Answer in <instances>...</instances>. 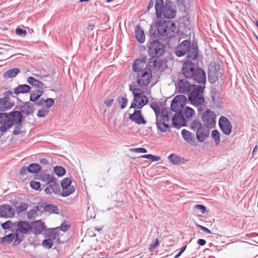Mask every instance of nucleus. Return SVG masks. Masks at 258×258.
Wrapping results in <instances>:
<instances>
[{
  "label": "nucleus",
  "instance_id": "nucleus-41",
  "mask_svg": "<svg viewBox=\"0 0 258 258\" xmlns=\"http://www.w3.org/2000/svg\"><path fill=\"white\" fill-rule=\"evenodd\" d=\"M54 173L59 177H61L65 174L66 170L61 166H56L53 168Z\"/></svg>",
  "mask_w": 258,
  "mask_h": 258
},
{
  "label": "nucleus",
  "instance_id": "nucleus-8",
  "mask_svg": "<svg viewBox=\"0 0 258 258\" xmlns=\"http://www.w3.org/2000/svg\"><path fill=\"white\" fill-rule=\"evenodd\" d=\"M18 228L16 232V239L14 241L15 245H18L23 239V235L19 234H26L31 230V226L26 221H20L18 223Z\"/></svg>",
  "mask_w": 258,
  "mask_h": 258
},
{
  "label": "nucleus",
  "instance_id": "nucleus-48",
  "mask_svg": "<svg viewBox=\"0 0 258 258\" xmlns=\"http://www.w3.org/2000/svg\"><path fill=\"white\" fill-rule=\"evenodd\" d=\"M142 158L150 159L152 162H157L161 159V158L158 156H154L151 154H147L141 156Z\"/></svg>",
  "mask_w": 258,
  "mask_h": 258
},
{
  "label": "nucleus",
  "instance_id": "nucleus-15",
  "mask_svg": "<svg viewBox=\"0 0 258 258\" xmlns=\"http://www.w3.org/2000/svg\"><path fill=\"white\" fill-rule=\"evenodd\" d=\"M219 125L222 132L226 135H229L231 132L232 126L231 122L225 116L220 117Z\"/></svg>",
  "mask_w": 258,
  "mask_h": 258
},
{
  "label": "nucleus",
  "instance_id": "nucleus-51",
  "mask_svg": "<svg viewBox=\"0 0 258 258\" xmlns=\"http://www.w3.org/2000/svg\"><path fill=\"white\" fill-rule=\"evenodd\" d=\"M48 109H42L38 111L37 116L39 117H44L48 114Z\"/></svg>",
  "mask_w": 258,
  "mask_h": 258
},
{
  "label": "nucleus",
  "instance_id": "nucleus-19",
  "mask_svg": "<svg viewBox=\"0 0 258 258\" xmlns=\"http://www.w3.org/2000/svg\"><path fill=\"white\" fill-rule=\"evenodd\" d=\"M185 124V120L182 113L176 112L172 118V125L179 128Z\"/></svg>",
  "mask_w": 258,
  "mask_h": 258
},
{
  "label": "nucleus",
  "instance_id": "nucleus-10",
  "mask_svg": "<svg viewBox=\"0 0 258 258\" xmlns=\"http://www.w3.org/2000/svg\"><path fill=\"white\" fill-rule=\"evenodd\" d=\"M186 98L183 95H177L174 97L171 104V110L176 112L182 113L185 107Z\"/></svg>",
  "mask_w": 258,
  "mask_h": 258
},
{
  "label": "nucleus",
  "instance_id": "nucleus-45",
  "mask_svg": "<svg viewBox=\"0 0 258 258\" xmlns=\"http://www.w3.org/2000/svg\"><path fill=\"white\" fill-rule=\"evenodd\" d=\"M58 230L59 227L50 229L48 233V236L51 237L52 239H55L58 235Z\"/></svg>",
  "mask_w": 258,
  "mask_h": 258
},
{
  "label": "nucleus",
  "instance_id": "nucleus-1",
  "mask_svg": "<svg viewBox=\"0 0 258 258\" xmlns=\"http://www.w3.org/2000/svg\"><path fill=\"white\" fill-rule=\"evenodd\" d=\"M181 72L185 78L192 79L199 84H205L206 79L205 72L191 61L184 62L182 64Z\"/></svg>",
  "mask_w": 258,
  "mask_h": 258
},
{
  "label": "nucleus",
  "instance_id": "nucleus-47",
  "mask_svg": "<svg viewBox=\"0 0 258 258\" xmlns=\"http://www.w3.org/2000/svg\"><path fill=\"white\" fill-rule=\"evenodd\" d=\"M28 207V205L26 203H22L16 207V212L18 214H20L26 211Z\"/></svg>",
  "mask_w": 258,
  "mask_h": 258
},
{
  "label": "nucleus",
  "instance_id": "nucleus-58",
  "mask_svg": "<svg viewBox=\"0 0 258 258\" xmlns=\"http://www.w3.org/2000/svg\"><path fill=\"white\" fill-rule=\"evenodd\" d=\"M130 90L132 92L134 96H135V93H139V92H137V90H140V89L136 87V85H130Z\"/></svg>",
  "mask_w": 258,
  "mask_h": 258
},
{
  "label": "nucleus",
  "instance_id": "nucleus-27",
  "mask_svg": "<svg viewBox=\"0 0 258 258\" xmlns=\"http://www.w3.org/2000/svg\"><path fill=\"white\" fill-rule=\"evenodd\" d=\"M27 81L29 84L36 87L38 89L43 90L47 87L44 83L35 79L32 77H28Z\"/></svg>",
  "mask_w": 258,
  "mask_h": 258
},
{
  "label": "nucleus",
  "instance_id": "nucleus-59",
  "mask_svg": "<svg viewBox=\"0 0 258 258\" xmlns=\"http://www.w3.org/2000/svg\"><path fill=\"white\" fill-rule=\"evenodd\" d=\"M196 226L198 228H200L201 230H203L206 233L210 234L211 233V231L208 229L207 228L204 227L202 225H200L199 224H196Z\"/></svg>",
  "mask_w": 258,
  "mask_h": 258
},
{
  "label": "nucleus",
  "instance_id": "nucleus-4",
  "mask_svg": "<svg viewBox=\"0 0 258 258\" xmlns=\"http://www.w3.org/2000/svg\"><path fill=\"white\" fill-rule=\"evenodd\" d=\"M205 85H197L188 94V100L191 104L196 106H200L203 104L205 99L203 96Z\"/></svg>",
  "mask_w": 258,
  "mask_h": 258
},
{
  "label": "nucleus",
  "instance_id": "nucleus-49",
  "mask_svg": "<svg viewBox=\"0 0 258 258\" xmlns=\"http://www.w3.org/2000/svg\"><path fill=\"white\" fill-rule=\"evenodd\" d=\"M42 245L44 247L49 249L51 248L53 245V241L50 238L46 239L43 241Z\"/></svg>",
  "mask_w": 258,
  "mask_h": 258
},
{
  "label": "nucleus",
  "instance_id": "nucleus-24",
  "mask_svg": "<svg viewBox=\"0 0 258 258\" xmlns=\"http://www.w3.org/2000/svg\"><path fill=\"white\" fill-rule=\"evenodd\" d=\"M14 105L10 101L9 98L5 97L0 99V111H4L11 108Z\"/></svg>",
  "mask_w": 258,
  "mask_h": 258
},
{
  "label": "nucleus",
  "instance_id": "nucleus-39",
  "mask_svg": "<svg viewBox=\"0 0 258 258\" xmlns=\"http://www.w3.org/2000/svg\"><path fill=\"white\" fill-rule=\"evenodd\" d=\"M28 167L29 169L28 171L31 173H37L42 169L39 164L37 163H32Z\"/></svg>",
  "mask_w": 258,
  "mask_h": 258
},
{
  "label": "nucleus",
  "instance_id": "nucleus-32",
  "mask_svg": "<svg viewBox=\"0 0 258 258\" xmlns=\"http://www.w3.org/2000/svg\"><path fill=\"white\" fill-rule=\"evenodd\" d=\"M30 87L28 85H20L14 89V93L15 94H24L28 93L30 90Z\"/></svg>",
  "mask_w": 258,
  "mask_h": 258
},
{
  "label": "nucleus",
  "instance_id": "nucleus-62",
  "mask_svg": "<svg viewBox=\"0 0 258 258\" xmlns=\"http://www.w3.org/2000/svg\"><path fill=\"white\" fill-rule=\"evenodd\" d=\"M156 30H154L151 27L149 31V34L151 37H152L153 38H155L156 37Z\"/></svg>",
  "mask_w": 258,
  "mask_h": 258
},
{
  "label": "nucleus",
  "instance_id": "nucleus-3",
  "mask_svg": "<svg viewBox=\"0 0 258 258\" xmlns=\"http://www.w3.org/2000/svg\"><path fill=\"white\" fill-rule=\"evenodd\" d=\"M155 8L157 18H165L170 19L173 18L176 14V10L172 7L170 1H166L164 4L163 0H155Z\"/></svg>",
  "mask_w": 258,
  "mask_h": 258
},
{
  "label": "nucleus",
  "instance_id": "nucleus-16",
  "mask_svg": "<svg viewBox=\"0 0 258 258\" xmlns=\"http://www.w3.org/2000/svg\"><path fill=\"white\" fill-rule=\"evenodd\" d=\"M190 46V42L188 40H184L178 45L175 50V53L178 57H181L186 54Z\"/></svg>",
  "mask_w": 258,
  "mask_h": 258
},
{
  "label": "nucleus",
  "instance_id": "nucleus-56",
  "mask_svg": "<svg viewBox=\"0 0 258 258\" xmlns=\"http://www.w3.org/2000/svg\"><path fill=\"white\" fill-rule=\"evenodd\" d=\"M195 208L200 210L201 211V213L203 214L206 213L207 212L206 207L202 205H196L195 206Z\"/></svg>",
  "mask_w": 258,
  "mask_h": 258
},
{
  "label": "nucleus",
  "instance_id": "nucleus-43",
  "mask_svg": "<svg viewBox=\"0 0 258 258\" xmlns=\"http://www.w3.org/2000/svg\"><path fill=\"white\" fill-rule=\"evenodd\" d=\"M211 136L216 145H219L220 142V133L217 130H215L212 131Z\"/></svg>",
  "mask_w": 258,
  "mask_h": 258
},
{
  "label": "nucleus",
  "instance_id": "nucleus-38",
  "mask_svg": "<svg viewBox=\"0 0 258 258\" xmlns=\"http://www.w3.org/2000/svg\"><path fill=\"white\" fill-rule=\"evenodd\" d=\"M194 113V110L188 106H185L184 108H183V110L182 111V114H183V117H185L186 118H191Z\"/></svg>",
  "mask_w": 258,
  "mask_h": 258
},
{
  "label": "nucleus",
  "instance_id": "nucleus-50",
  "mask_svg": "<svg viewBox=\"0 0 258 258\" xmlns=\"http://www.w3.org/2000/svg\"><path fill=\"white\" fill-rule=\"evenodd\" d=\"M203 126V125L197 120H194L191 124V128L192 130L200 128Z\"/></svg>",
  "mask_w": 258,
  "mask_h": 258
},
{
  "label": "nucleus",
  "instance_id": "nucleus-37",
  "mask_svg": "<svg viewBox=\"0 0 258 258\" xmlns=\"http://www.w3.org/2000/svg\"><path fill=\"white\" fill-rule=\"evenodd\" d=\"M187 58L189 59L195 60L198 56V50L197 48L189 47V50L187 51Z\"/></svg>",
  "mask_w": 258,
  "mask_h": 258
},
{
  "label": "nucleus",
  "instance_id": "nucleus-2",
  "mask_svg": "<svg viewBox=\"0 0 258 258\" xmlns=\"http://www.w3.org/2000/svg\"><path fill=\"white\" fill-rule=\"evenodd\" d=\"M151 107L154 111L156 116V125L158 130L161 132H165L169 130L170 126L168 123L170 117L168 109L165 108L161 110L160 108L156 103L151 105Z\"/></svg>",
  "mask_w": 258,
  "mask_h": 258
},
{
  "label": "nucleus",
  "instance_id": "nucleus-54",
  "mask_svg": "<svg viewBox=\"0 0 258 258\" xmlns=\"http://www.w3.org/2000/svg\"><path fill=\"white\" fill-rule=\"evenodd\" d=\"M2 227L4 229H9L13 227V223L11 221H8L2 224Z\"/></svg>",
  "mask_w": 258,
  "mask_h": 258
},
{
  "label": "nucleus",
  "instance_id": "nucleus-34",
  "mask_svg": "<svg viewBox=\"0 0 258 258\" xmlns=\"http://www.w3.org/2000/svg\"><path fill=\"white\" fill-rule=\"evenodd\" d=\"M44 90L35 89L34 90L30 97V100L32 102L36 101L43 94Z\"/></svg>",
  "mask_w": 258,
  "mask_h": 258
},
{
  "label": "nucleus",
  "instance_id": "nucleus-29",
  "mask_svg": "<svg viewBox=\"0 0 258 258\" xmlns=\"http://www.w3.org/2000/svg\"><path fill=\"white\" fill-rule=\"evenodd\" d=\"M158 58H153L151 56L147 64V68L151 70V68L155 70H159L161 67V63L157 60Z\"/></svg>",
  "mask_w": 258,
  "mask_h": 258
},
{
  "label": "nucleus",
  "instance_id": "nucleus-17",
  "mask_svg": "<svg viewBox=\"0 0 258 258\" xmlns=\"http://www.w3.org/2000/svg\"><path fill=\"white\" fill-rule=\"evenodd\" d=\"M16 116L13 119L12 122L13 125H15L14 130L13 131V134L14 135H18L21 133V127L22 126V121L23 119V115L19 112L16 113Z\"/></svg>",
  "mask_w": 258,
  "mask_h": 258
},
{
  "label": "nucleus",
  "instance_id": "nucleus-31",
  "mask_svg": "<svg viewBox=\"0 0 258 258\" xmlns=\"http://www.w3.org/2000/svg\"><path fill=\"white\" fill-rule=\"evenodd\" d=\"M32 227L35 231V232L38 234L41 233L43 231L45 230L46 227L40 220L36 221L32 223Z\"/></svg>",
  "mask_w": 258,
  "mask_h": 258
},
{
  "label": "nucleus",
  "instance_id": "nucleus-14",
  "mask_svg": "<svg viewBox=\"0 0 258 258\" xmlns=\"http://www.w3.org/2000/svg\"><path fill=\"white\" fill-rule=\"evenodd\" d=\"M202 120L207 128H212L215 125L216 115L213 111L207 110L202 114Z\"/></svg>",
  "mask_w": 258,
  "mask_h": 258
},
{
  "label": "nucleus",
  "instance_id": "nucleus-12",
  "mask_svg": "<svg viewBox=\"0 0 258 258\" xmlns=\"http://www.w3.org/2000/svg\"><path fill=\"white\" fill-rule=\"evenodd\" d=\"M196 86L184 79H179L176 84V89L178 93L189 94Z\"/></svg>",
  "mask_w": 258,
  "mask_h": 258
},
{
  "label": "nucleus",
  "instance_id": "nucleus-60",
  "mask_svg": "<svg viewBox=\"0 0 258 258\" xmlns=\"http://www.w3.org/2000/svg\"><path fill=\"white\" fill-rule=\"evenodd\" d=\"M28 167H25V166H24L23 167L21 170H20V175H26L28 172H29L28 171Z\"/></svg>",
  "mask_w": 258,
  "mask_h": 258
},
{
  "label": "nucleus",
  "instance_id": "nucleus-9",
  "mask_svg": "<svg viewBox=\"0 0 258 258\" xmlns=\"http://www.w3.org/2000/svg\"><path fill=\"white\" fill-rule=\"evenodd\" d=\"M152 78V71L150 69H146L137 74V83L141 87L147 86Z\"/></svg>",
  "mask_w": 258,
  "mask_h": 258
},
{
  "label": "nucleus",
  "instance_id": "nucleus-33",
  "mask_svg": "<svg viewBox=\"0 0 258 258\" xmlns=\"http://www.w3.org/2000/svg\"><path fill=\"white\" fill-rule=\"evenodd\" d=\"M169 161L173 165H179L183 162V158L175 154H171L168 157Z\"/></svg>",
  "mask_w": 258,
  "mask_h": 258
},
{
  "label": "nucleus",
  "instance_id": "nucleus-23",
  "mask_svg": "<svg viewBox=\"0 0 258 258\" xmlns=\"http://www.w3.org/2000/svg\"><path fill=\"white\" fill-rule=\"evenodd\" d=\"M209 135V131L207 127L202 126L197 130L196 136L199 142H204Z\"/></svg>",
  "mask_w": 258,
  "mask_h": 258
},
{
  "label": "nucleus",
  "instance_id": "nucleus-30",
  "mask_svg": "<svg viewBox=\"0 0 258 258\" xmlns=\"http://www.w3.org/2000/svg\"><path fill=\"white\" fill-rule=\"evenodd\" d=\"M136 37L137 40L140 43H142L145 42V35L144 31L142 29L140 26H137L135 30Z\"/></svg>",
  "mask_w": 258,
  "mask_h": 258
},
{
  "label": "nucleus",
  "instance_id": "nucleus-61",
  "mask_svg": "<svg viewBox=\"0 0 258 258\" xmlns=\"http://www.w3.org/2000/svg\"><path fill=\"white\" fill-rule=\"evenodd\" d=\"M114 101V99H111L108 100H105L104 102V104L108 107H110L113 103Z\"/></svg>",
  "mask_w": 258,
  "mask_h": 258
},
{
  "label": "nucleus",
  "instance_id": "nucleus-21",
  "mask_svg": "<svg viewBox=\"0 0 258 258\" xmlns=\"http://www.w3.org/2000/svg\"><path fill=\"white\" fill-rule=\"evenodd\" d=\"M44 191L46 194H51L52 193L56 194L60 191L59 184L56 182L55 178L47 184Z\"/></svg>",
  "mask_w": 258,
  "mask_h": 258
},
{
  "label": "nucleus",
  "instance_id": "nucleus-35",
  "mask_svg": "<svg viewBox=\"0 0 258 258\" xmlns=\"http://www.w3.org/2000/svg\"><path fill=\"white\" fill-rule=\"evenodd\" d=\"M20 72L19 69L13 68L6 71L3 75L5 78H11L15 77Z\"/></svg>",
  "mask_w": 258,
  "mask_h": 258
},
{
  "label": "nucleus",
  "instance_id": "nucleus-53",
  "mask_svg": "<svg viewBox=\"0 0 258 258\" xmlns=\"http://www.w3.org/2000/svg\"><path fill=\"white\" fill-rule=\"evenodd\" d=\"M30 186L32 188L35 190H39L40 188L41 184L39 182L36 181H31L30 182Z\"/></svg>",
  "mask_w": 258,
  "mask_h": 258
},
{
  "label": "nucleus",
  "instance_id": "nucleus-44",
  "mask_svg": "<svg viewBox=\"0 0 258 258\" xmlns=\"http://www.w3.org/2000/svg\"><path fill=\"white\" fill-rule=\"evenodd\" d=\"M44 210L46 212H48L50 213H57V211L58 210L56 206L52 205H47L44 207Z\"/></svg>",
  "mask_w": 258,
  "mask_h": 258
},
{
  "label": "nucleus",
  "instance_id": "nucleus-5",
  "mask_svg": "<svg viewBox=\"0 0 258 258\" xmlns=\"http://www.w3.org/2000/svg\"><path fill=\"white\" fill-rule=\"evenodd\" d=\"M18 111H14L10 113H0V124H2L0 127V131L3 132H6L13 125L12 122L13 119L15 118L17 114L16 113H19Z\"/></svg>",
  "mask_w": 258,
  "mask_h": 258
},
{
  "label": "nucleus",
  "instance_id": "nucleus-57",
  "mask_svg": "<svg viewBox=\"0 0 258 258\" xmlns=\"http://www.w3.org/2000/svg\"><path fill=\"white\" fill-rule=\"evenodd\" d=\"M131 150L137 153H146L147 152V150L144 148H133Z\"/></svg>",
  "mask_w": 258,
  "mask_h": 258
},
{
  "label": "nucleus",
  "instance_id": "nucleus-13",
  "mask_svg": "<svg viewBox=\"0 0 258 258\" xmlns=\"http://www.w3.org/2000/svg\"><path fill=\"white\" fill-rule=\"evenodd\" d=\"M148 102V98L141 93H135L130 108H142Z\"/></svg>",
  "mask_w": 258,
  "mask_h": 258
},
{
  "label": "nucleus",
  "instance_id": "nucleus-28",
  "mask_svg": "<svg viewBox=\"0 0 258 258\" xmlns=\"http://www.w3.org/2000/svg\"><path fill=\"white\" fill-rule=\"evenodd\" d=\"M216 66L212 67L209 69V80L211 83H214L216 81L220 76V73L216 72Z\"/></svg>",
  "mask_w": 258,
  "mask_h": 258
},
{
  "label": "nucleus",
  "instance_id": "nucleus-46",
  "mask_svg": "<svg viewBox=\"0 0 258 258\" xmlns=\"http://www.w3.org/2000/svg\"><path fill=\"white\" fill-rule=\"evenodd\" d=\"M118 103L120 105V108L124 109L126 107L127 104L128 100L123 97H119L117 99Z\"/></svg>",
  "mask_w": 258,
  "mask_h": 258
},
{
  "label": "nucleus",
  "instance_id": "nucleus-11",
  "mask_svg": "<svg viewBox=\"0 0 258 258\" xmlns=\"http://www.w3.org/2000/svg\"><path fill=\"white\" fill-rule=\"evenodd\" d=\"M62 191L60 194L62 197H67L75 191V187L72 185V180L70 177L64 178L61 181Z\"/></svg>",
  "mask_w": 258,
  "mask_h": 258
},
{
  "label": "nucleus",
  "instance_id": "nucleus-6",
  "mask_svg": "<svg viewBox=\"0 0 258 258\" xmlns=\"http://www.w3.org/2000/svg\"><path fill=\"white\" fill-rule=\"evenodd\" d=\"M176 29L175 23L171 21H164L159 23L157 27L158 33L169 37L173 36Z\"/></svg>",
  "mask_w": 258,
  "mask_h": 258
},
{
  "label": "nucleus",
  "instance_id": "nucleus-26",
  "mask_svg": "<svg viewBox=\"0 0 258 258\" xmlns=\"http://www.w3.org/2000/svg\"><path fill=\"white\" fill-rule=\"evenodd\" d=\"M181 135L185 141L188 144L194 145L195 143L194 134L191 132L183 129L181 131Z\"/></svg>",
  "mask_w": 258,
  "mask_h": 258
},
{
  "label": "nucleus",
  "instance_id": "nucleus-64",
  "mask_svg": "<svg viewBox=\"0 0 258 258\" xmlns=\"http://www.w3.org/2000/svg\"><path fill=\"white\" fill-rule=\"evenodd\" d=\"M40 163L42 165H47L49 164V162L46 158L40 159Z\"/></svg>",
  "mask_w": 258,
  "mask_h": 258
},
{
  "label": "nucleus",
  "instance_id": "nucleus-20",
  "mask_svg": "<svg viewBox=\"0 0 258 258\" xmlns=\"http://www.w3.org/2000/svg\"><path fill=\"white\" fill-rule=\"evenodd\" d=\"M146 69H149L147 68V66L146 62V58L143 59H137L135 60L133 65V69L134 71L139 73L141 71H144Z\"/></svg>",
  "mask_w": 258,
  "mask_h": 258
},
{
  "label": "nucleus",
  "instance_id": "nucleus-25",
  "mask_svg": "<svg viewBox=\"0 0 258 258\" xmlns=\"http://www.w3.org/2000/svg\"><path fill=\"white\" fill-rule=\"evenodd\" d=\"M19 111L22 114V113L26 115H29L33 113L34 108L29 102H26L23 105H21L19 108Z\"/></svg>",
  "mask_w": 258,
  "mask_h": 258
},
{
  "label": "nucleus",
  "instance_id": "nucleus-7",
  "mask_svg": "<svg viewBox=\"0 0 258 258\" xmlns=\"http://www.w3.org/2000/svg\"><path fill=\"white\" fill-rule=\"evenodd\" d=\"M165 52L163 44L158 40H154L149 46V54L153 58H159Z\"/></svg>",
  "mask_w": 258,
  "mask_h": 258
},
{
  "label": "nucleus",
  "instance_id": "nucleus-22",
  "mask_svg": "<svg viewBox=\"0 0 258 258\" xmlns=\"http://www.w3.org/2000/svg\"><path fill=\"white\" fill-rule=\"evenodd\" d=\"M129 118L132 121L138 124L146 123V121L144 119L141 114L140 110H135L133 114L130 115Z\"/></svg>",
  "mask_w": 258,
  "mask_h": 258
},
{
  "label": "nucleus",
  "instance_id": "nucleus-63",
  "mask_svg": "<svg viewBox=\"0 0 258 258\" xmlns=\"http://www.w3.org/2000/svg\"><path fill=\"white\" fill-rule=\"evenodd\" d=\"M45 99H41V100L36 102L35 104L37 106H45Z\"/></svg>",
  "mask_w": 258,
  "mask_h": 258
},
{
  "label": "nucleus",
  "instance_id": "nucleus-40",
  "mask_svg": "<svg viewBox=\"0 0 258 258\" xmlns=\"http://www.w3.org/2000/svg\"><path fill=\"white\" fill-rule=\"evenodd\" d=\"M39 210L38 206H35L30 210L27 213V217L29 219H33L37 216V212Z\"/></svg>",
  "mask_w": 258,
  "mask_h": 258
},
{
  "label": "nucleus",
  "instance_id": "nucleus-36",
  "mask_svg": "<svg viewBox=\"0 0 258 258\" xmlns=\"http://www.w3.org/2000/svg\"><path fill=\"white\" fill-rule=\"evenodd\" d=\"M16 239V233H10L3 237L1 240L2 244H9Z\"/></svg>",
  "mask_w": 258,
  "mask_h": 258
},
{
  "label": "nucleus",
  "instance_id": "nucleus-18",
  "mask_svg": "<svg viewBox=\"0 0 258 258\" xmlns=\"http://www.w3.org/2000/svg\"><path fill=\"white\" fill-rule=\"evenodd\" d=\"M15 211L10 205H5L0 206V218H12L14 217Z\"/></svg>",
  "mask_w": 258,
  "mask_h": 258
},
{
  "label": "nucleus",
  "instance_id": "nucleus-52",
  "mask_svg": "<svg viewBox=\"0 0 258 258\" xmlns=\"http://www.w3.org/2000/svg\"><path fill=\"white\" fill-rule=\"evenodd\" d=\"M16 34L21 37H25L27 34V31L21 28H17L16 30Z\"/></svg>",
  "mask_w": 258,
  "mask_h": 258
},
{
  "label": "nucleus",
  "instance_id": "nucleus-55",
  "mask_svg": "<svg viewBox=\"0 0 258 258\" xmlns=\"http://www.w3.org/2000/svg\"><path fill=\"white\" fill-rule=\"evenodd\" d=\"M45 105L47 106V109H48L49 108L51 107L54 105V102L53 99L48 98L45 99Z\"/></svg>",
  "mask_w": 258,
  "mask_h": 258
},
{
  "label": "nucleus",
  "instance_id": "nucleus-42",
  "mask_svg": "<svg viewBox=\"0 0 258 258\" xmlns=\"http://www.w3.org/2000/svg\"><path fill=\"white\" fill-rule=\"evenodd\" d=\"M39 179L42 181L44 182H47V183H49L50 181H51L52 180L54 179V178L51 176L49 174H41L39 175Z\"/></svg>",
  "mask_w": 258,
  "mask_h": 258
}]
</instances>
